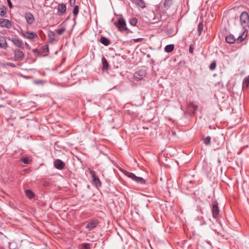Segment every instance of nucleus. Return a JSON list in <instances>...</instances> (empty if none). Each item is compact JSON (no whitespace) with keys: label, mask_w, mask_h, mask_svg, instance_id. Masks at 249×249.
I'll return each instance as SVG.
<instances>
[{"label":"nucleus","mask_w":249,"mask_h":249,"mask_svg":"<svg viewBox=\"0 0 249 249\" xmlns=\"http://www.w3.org/2000/svg\"><path fill=\"white\" fill-rule=\"evenodd\" d=\"M216 61H213V62H212V63L210 65V67H209L210 70L211 71L214 70L216 68Z\"/></svg>","instance_id":"obj_28"},{"label":"nucleus","mask_w":249,"mask_h":249,"mask_svg":"<svg viewBox=\"0 0 249 249\" xmlns=\"http://www.w3.org/2000/svg\"><path fill=\"white\" fill-rule=\"evenodd\" d=\"M136 1L137 2V4L141 7H144L145 6V3L142 0H136Z\"/></svg>","instance_id":"obj_31"},{"label":"nucleus","mask_w":249,"mask_h":249,"mask_svg":"<svg viewBox=\"0 0 249 249\" xmlns=\"http://www.w3.org/2000/svg\"><path fill=\"white\" fill-rule=\"evenodd\" d=\"M189 52L191 53H192L193 52V49L192 48L191 46H190V47Z\"/></svg>","instance_id":"obj_41"},{"label":"nucleus","mask_w":249,"mask_h":249,"mask_svg":"<svg viewBox=\"0 0 249 249\" xmlns=\"http://www.w3.org/2000/svg\"><path fill=\"white\" fill-rule=\"evenodd\" d=\"M24 57V54L22 51L19 49L14 51V60L15 61H22Z\"/></svg>","instance_id":"obj_5"},{"label":"nucleus","mask_w":249,"mask_h":249,"mask_svg":"<svg viewBox=\"0 0 249 249\" xmlns=\"http://www.w3.org/2000/svg\"><path fill=\"white\" fill-rule=\"evenodd\" d=\"M174 45L173 44L168 45L165 46L164 50L167 53H171L174 50Z\"/></svg>","instance_id":"obj_22"},{"label":"nucleus","mask_w":249,"mask_h":249,"mask_svg":"<svg viewBox=\"0 0 249 249\" xmlns=\"http://www.w3.org/2000/svg\"><path fill=\"white\" fill-rule=\"evenodd\" d=\"M6 8L5 6L1 5L0 6V16L5 17L6 14Z\"/></svg>","instance_id":"obj_21"},{"label":"nucleus","mask_w":249,"mask_h":249,"mask_svg":"<svg viewBox=\"0 0 249 249\" xmlns=\"http://www.w3.org/2000/svg\"><path fill=\"white\" fill-rule=\"evenodd\" d=\"M48 36L49 40L50 41V42L52 43L55 40V35L53 31H50L48 32Z\"/></svg>","instance_id":"obj_15"},{"label":"nucleus","mask_w":249,"mask_h":249,"mask_svg":"<svg viewBox=\"0 0 249 249\" xmlns=\"http://www.w3.org/2000/svg\"><path fill=\"white\" fill-rule=\"evenodd\" d=\"M58 11L62 14L66 12V5L64 3H60L58 6Z\"/></svg>","instance_id":"obj_17"},{"label":"nucleus","mask_w":249,"mask_h":249,"mask_svg":"<svg viewBox=\"0 0 249 249\" xmlns=\"http://www.w3.org/2000/svg\"><path fill=\"white\" fill-rule=\"evenodd\" d=\"M20 35L24 38L33 40L38 38V36L36 33L34 32H26L23 30L20 31Z\"/></svg>","instance_id":"obj_2"},{"label":"nucleus","mask_w":249,"mask_h":249,"mask_svg":"<svg viewBox=\"0 0 249 249\" xmlns=\"http://www.w3.org/2000/svg\"><path fill=\"white\" fill-rule=\"evenodd\" d=\"M98 224V222L96 220H92L88 223L86 226V228L88 229L89 231H90L95 228Z\"/></svg>","instance_id":"obj_13"},{"label":"nucleus","mask_w":249,"mask_h":249,"mask_svg":"<svg viewBox=\"0 0 249 249\" xmlns=\"http://www.w3.org/2000/svg\"><path fill=\"white\" fill-rule=\"evenodd\" d=\"M21 161L24 164H28L30 162V160L29 158L26 157L22 159Z\"/></svg>","instance_id":"obj_32"},{"label":"nucleus","mask_w":249,"mask_h":249,"mask_svg":"<svg viewBox=\"0 0 249 249\" xmlns=\"http://www.w3.org/2000/svg\"><path fill=\"white\" fill-rule=\"evenodd\" d=\"M102 65H103V70H107L108 64L107 60L106 59L105 57H103L102 58Z\"/></svg>","instance_id":"obj_18"},{"label":"nucleus","mask_w":249,"mask_h":249,"mask_svg":"<svg viewBox=\"0 0 249 249\" xmlns=\"http://www.w3.org/2000/svg\"><path fill=\"white\" fill-rule=\"evenodd\" d=\"M115 25L119 29L120 31H124L128 30L126 27V23L124 18H121L115 22Z\"/></svg>","instance_id":"obj_4"},{"label":"nucleus","mask_w":249,"mask_h":249,"mask_svg":"<svg viewBox=\"0 0 249 249\" xmlns=\"http://www.w3.org/2000/svg\"><path fill=\"white\" fill-rule=\"evenodd\" d=\"M146 75V72L145 70H140L136 71L134 75L135 79L140 80L142 79Z\"/></svg>","instance_id":"obj_8"},{"label":"nucleus","mask_w":249,"mask_h":249,"mask_svg":"<svg viewBox=\"0 0 249 249\" xmlns=\"http://www.w3.org/2000/svg\"><path fill=\"white\" fill-rule=\"evenodd\" d=\"M79 12V6L78 5H75L74 7L73 10V14L75 16H77Z\"/></svg>","instance_id":"obj_29"},{"label":"nucleus","mask_w":249,"mask_h":249,"mask_svg":"<svg viewBox=\"0 0 249 249\" xmlns=\"http://www.w3.org/2000/svg\"><path fill=\"white\" fill-rule=\"evenodd\" d=\"M211 138L210 137L208 136L206 137L204 139V143L207 145L210 144L211 143Z\"/></svg>","instance_id":"obj_30"},{"label":"nucleus","mask_w":249,"mask_h":249,"mask_svg":"<svg viewBox=\"0 0 249 249\" xmlns=\"http://www.w3.org/2000/svg\"><path fill=\"white\" fill-rule=\"evenodd\" d=\"M226 40L228 43L232 44L235 42L236 39L232 35H229L226 37Z\"/></svg>","instance_id":"obj_14"},{"label":"nucleus","mask_w":249,"mask_h":249,"mask_svg":"<svg viewBox=\"0 0 249 249\" xmlns=\"http://www.w3.org/2000/svg\"><path fill=\"white\" fill-rule=\"evenodd\" d=\"M191 105L192 107L194 110H196L197 109V106L193 105L192 104Z\"/></svg>","instance_id":"obj_39"},{"label":"nucleus","mask_w":249,"mask_h":249,"mask_svg":"<svg viewBox=\"0 0 249 249\" xmlns=\"http://www.w3.org/2000/svg\"><path fill=\"white\" fill-rule=\"evenodd\" d=\"M138 22V19L136 18H133L129 19V23L132 26H136Z\"/></svg>","instance_id":"obj_27"},{"label":"nucleus","mask_w":249,"mask_h":249,"mask_svg":"<svg viewBox=\"0 0 249 249\" xmlns=\"http://www.w3.org/2000/svg\"><path fill=\"white\" fill-rule=\"evenodd\" d=\"M6 45L7 42L5 38L0 35V48H4Z\"/></svg>","instance_id":"obj_16"},{"label":"nucleus","mask_w":249,"mask_h":249,"mask_svg":"<svg viewBox=\"0 0 249 249\" xmlns=\"http://www.w3.org/2000/svg\"><path fill=\"white\" fill-rule=\"evenodd\" d=\"M75 2V0H70V5L72 6L74 5Z\"/></svg>","instance_id":"obj_40"},{"label":"nucleus","mask_w":249,"mask_h":249,"mask_svg":"<svg viewBox=\"0 0 249 249\" xmlns=\"http://www.w3.org/2000/svg\"><path fill=\"white\" fill-rule=\"evenodd\" d=\"M124 174L125 176L131 178L132 180L136 181L138 183H140L141 184L145 183V181L143 178L141 177H137L132 173L125 171L124 172Z\"/></svg>","instance_id":"obj_3"},{"label":"nucleus","mask_w":249,"mask_h":249,"mask_svg":"<svg viewBox=\"0 0 249 249\" xmlns=\"http://www.w3.org/2000/svg\"><path fill=\"white\" fill-rule=\"evenodd\" d=\"M143 40L142 38H138L137 39H134L133 40L135 42H141Z\"/></svg>","instance_id":"obj_34"},{"label":"nucleus","mask_w":249,"mask_h":249,"mask_svg":"<svg viewBox=\"0 0 249 249\" xmlns=\"http://www.w3.org/2000/svg\"><path fill=\"white\" fill-rule=\"evenodd\" d=\"M43 51L45 53L49 52V47L48 45H45L43 46Z\"/></svg>","instance_id":"obj_35"},{"label":"nucleus","mask_w":249,"mask_h":249,"mask_svg":"<svg viewBox=\"0 0 249 249\" xmlns=\"http://www.w3.org/2000/svg\"><path fill=\"white\" fill-rule=\"evenodd\" d=\"M173 4V0H164L163 7L165 9H168Z\"/></svg>","instance_id":"obj_19"},{"label":"nucleus","mask_w":249,"mask_h":249,"mask_svg":"<svg viewBox=\"0 0 249 249\" xmlns=\"http://www.w3.org/2000/svg\"><path fill=\"white\" fill-rule=\"evenodd\" d=\"M66 31V28L65 27H62L59 29H58L56 30V33L60 36L62 35Z\"/></svg>","instance_id":"obj_26"},{"label":"nucleus","mask_w":249,"mask_h":249,"mask_svg":"<svg viewBox=\"0 0 249 249\" xmlns=\"http://www.w3.org/2000/svg\"><path fill=\"white\" fill-rule=\"evenodd\" d=\"M6 65L10 66V67H13V68L16 67L15 64H14V63H11V62L7 63H6Z\"/></svg>","instance_id":"obj_37"},{"label":"nucleus","mask_w":249,"mask_h":249,"mask_svg":"<svg viewBox=\"0 0 249 249\" xmlns=\"http://www.w3.org/2000/svg\"><path fill=\"white\" fill-rule=\"evenodd\" d=\"M34 83L37 85L42 84L43 81L41 80H36L34 81Z\"/></svg>","instance_id":"obj_36"},{"label":"nucleus","mask_w":249,"mask_h":249,"mask_svg":"<svg viewBox=\"0 0 249 249\" xmlns=\"http://www.w3.org/2000/svg\"><path fill=\"white\" fill-rule=\"evenodd\" d=\"M25 18L28 24L32 25L35 21V18L32 14L30 12L25 14Z\"/></svg>","instance_id":"obj_9"},{"label":"nucleus","mask_w":249,"mask_h":249,"mask_svg":"<svg viewBox=\"0 0 249 249\" xmlns=\"http://www.w3.org/2000/svg\"><path fill=\"white\" fill-rule=\"evenodd\" d=\"M249 87V76L246 78L243 82V88H248Z\"/></svg>","instance_id":"obj_24"},{"label":"nucleus","mask_w":249,"mask_h":249,"mask_svg":"<svg viewBox=\"0 0 249 249\" xmlns=\"http://www.w3.org/2000/svg\"><path fill=\"white\" fill-rule=\"evenodd\" d=\"M25 195L30 199H32L35 196L34 193L31 190H26Z\"/></svg>","instance_id":"obj_23"},{"label":"nucleus","mask_w":249,"mask_h":249,"mask_svg":"<svg viewBox=\"0 0 249 249\" xmlns=\"http://www.w3.org/2000/svg\"><path fill=\"white\" fill-rule=\"evenodd\" d=\"M240 21L241 25L244 30V31L242 35L238 36L236 39V41L238 43L242 42L247 36L248 29L249 28V15L247 12L244 11L241 14Z\"/></svg>","instance_id":"obj_1"},{"label":"nucleus","mask_w":249,"mask_h":249,"mask_svg":"<svg viewBox=\"0 0 249 249\" xmlns=\"http://www.w3.org/2000/svg\"><path fill=\"white\" fill-rule=\"evenodd\" d=\"M0 26L1 27H5L7 29H10L11 28L12 24L11 21L9 20L4 18H0Z\"/></svg>","instance_id":"obj_7"},{"label":"nucleus","mask_w":249,"mask_h":249,"mask_svg":"<svg viewBox=\"0 0 249 249\" xmlns=\"http://www.w3.org/2000/svg\"><path fill=\"white\" fill-rule=\"evenodd\" d=\"M7 2H8V5H9L10 8H12L13 7V6H12V4L11 0H7Z\"/></svg>","instance_id":"obj_38"},{"label":"nucleus","mask_w":249,"mask_h":249,"mask_svg":"<svg viewBox=\"0 0 249 249\" xmlns=\"http://www.w3.org/2000/svg\"><path fill=\"white\" fill-rule=\"evenodd\" d=\"M11 41L17 47L20 48H23V43L20 39L17 38H12Z\"/></svg>","instance_id":"obj_12"},{"label":"nucleus","mask_w":249,"mask_h":249,"mask_svg":"<svg viewBox=\"0 0 249 249\" xmlns=\"http://www.w3.org/2000/svg\"><path fill=\"white\" fill-rule=\"evenodd\" d=\"M100 42L105 46H108L110 43V40L105 37H101Z\"/></svg>","instance_id":"obj_20"},{"label":"nucleus","mask_w":249,"mask_h":249,"mask_svg":"<svg viewBox=\"0 0 249 249\" xmlns=\"http://www.w3.org/2000/svg\"><path fill=\"white\" fill-rule=\"evenodd\" d=\"M203 30V25L202 22L199 23L197 26V32L198 35L200 36L201 35V33Z\"/></svg>","instance_id":"obj_25"},{"label":"nucleus","mask_w":249,"mask_h":249,"mask_svg":"<svg viewBox=\"0 0 249 249\" xmlns=\"http://www.w3.org/2000/svg\"><path fill=\"white\" fill-rule=\"evenodd\" d=\"M83 247L85 249H89L90 245L88 243H84L82 245Z\"/></svg>","instance_id":"obj_33"},{"label":"nucleus","mask_w":249,"mask_h":249,"mask_svg":"<svg viewBox=\"0 0 249 249\" xmlns=\"http://www.w3.org/2000/svg\"><path fill=\"white\" fill-rule=\"evenodd\" d=\"M65 165V163L60 160L57 159L54 161V166L58 169H63L64 168Z\"/></svg>","instance_id":"obj_10"},{"label":"nucleus","mask_w":249,"mask_h":249,"mask_svg":"<svg viewBox=\"0 0 249 249\" xmlns=\"http://www.w3.org/2000/svg\"><path fill=\"white\" fill-rule=\"evenodd\" d=\"M158 22V21H154L153 22H152V23H157Z\"/></svg>","instance_id":"obj_42"},{"label":"nucleus","mask_w":249,"mask_h":249,"mask_svg":"<svg viewBox=\"0 0 249 249\" xmlns=\"http://www.w3.org/2000/svg\"><path fill=\"white\" fill-rule=\"evenodd\" d=\"M91 177L92 178V180L93 182V183L95 185V186L97 187H100L101 186V182L100 181V180L98 178H97L94 173L91 172Z\"/></svg>","instance_id":"obj_11"},{"label":"nucleus","mask_w":249,"mask_h":249,"mask_svg":"<svg viewBox=\"0 0 249 249\" xmlns=\"http://www.w3.org/2000/svg\"><path fill=\"white\" fill-rule=\"evenodd\" d=\"M219 210L218 207V203L214 201L212 203V214L214 218H217L219 216Z\"/></svg>","instance_id":"obj_6"}]
</instances>
